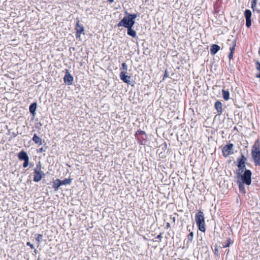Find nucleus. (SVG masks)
Wrapping results in <instances>:
<instances>
[{
    "label": "nucleus",
    "instance_id": "bb28decb",
    "mask_svg": "<svg viewBox=\"0 0 260 260\" xmlns=\"http://www.w3.org/2000/svg\"><path fill=\"white\" fill-rule=\"evenodd\" d=\"M127 17L129 18V19H133V20H135V19L137 18V14H128L127 15Z\"/></svg>",
    "mask_w": 260,
    "mask_h": 260
},
{
    "label": "nucleus",
    "instance_id": "ddd939ff",
    "mask_svg": "<svg viewBox=\"0 0 260 260\" xmlns=\"http://www.w3.org/2000/svg\"><path fill=\"white\" fill-rule=\"evenodd\" d=\"M125 74L126 73L124 72H121L119 75L120 78L124 83L128 84L131 77L130 76L126 75Z\"/></svg>",
    "mask_w": 260,
    "mask_h": 260
},
{
    "label": "nucleus",
    "instance_id": "aec40b11",
    "mask_svg": "<svg viewBox=\"0 0 260 260\" xmlns=\"http://www.w3.org/2000/svg\"><path fill=\"white\" fill-rule=\"evenodd\" d=\"M222 96H223V99L225 101H228V100H229V99H230V93H229V91L225 90L224 89H222Z\"/></svg>",
    "mask_w": 260,
    "mask_h": 260
},
{
    "label": "nucleus",
    "instance_id": "4be33fe9",
    "mask_svg": "<svg viewBox=\"0 0 260 260\" xmlns=\"http://www.w3.org/2000/svg\"><path fill=\"white\" fill-rule=\"evenodd\" d=\"M255 68L257 71L259 72L258 73L256 74L255 75V77L256 78H260V62L258 61H257L255 64Z\"/></svg>",
    "mask_w": 260,
    "mask_h": 260
},
{
    "label": "nucleus",
    "instance_id": "7ed1b4c3",
    "mask_svg": "<svg viewBox=\"0 0 260 260\" xmlns=\"http://www.w3.org/2000/svg\"><path fill=\"white\" fill-rule=\"evenodd\" d=\"M34 173L33 180L36 182L40 181L42 178L45 177V174L42 171L41 164L40 161L36 165Z\"/></svg>",
    "mask_w": 260,
    "mask_h": 260
},
{
    "label": "nucleus",
    "instance_id": "4c0bfd02",
    "mask_svg": "<svg viewBox=\"0 0 260 260\" xmlns=\"http://www.w3.org/2000/svg\"><path fill=\"white\" fill-rule=\"evenodd\" d=\"M43 151H44V150H43V149L42 148H40V149H39V151H40V152H43Z\"/></svg>",
    "mask_w": 260,
    "mask_h": 260
},
{
    "label": "nucleus",
    "instance_id": "b1692460",
    "mask_svg": "<svg viewBox=\"0 0 260 260\" xmlns=\"http://www.w3.org/2000/svg\"><path fill=\"white\" fill-rule=\"evenodd\" d=\"M193 233L192 232H190L188 235H187V244L190 243L193 240Z\"/></svg>",
    "mask_w": 260,
    "mask_h": 260
},
{
    "label": "nucleus",
    "instance_id": "a211bd4d",
    "mask_svg": "<svg viewBox=\"0 0 260 260\" xmlns=\"http://www.w3.org/2000/svg\"><path fill=\"white\" fill-rule=\"evenodd\" d=\"M60 185H61L60 180L59 179H57L53 182L52 187L55 189V190L56 191L58 189V188Z\"/></svg>",
    "mask_w": 260,
    "mask_h": 260
},
{
    "label": "nucleus",
    "instance_id": "423d86ee",
    "mask_svg": "<svg viewBox=\"0 0 260 260\" xmlns=\"http://www.w3.org/2000/svg\"><path fill=\"white\" fill-rule=\"evenodd\" d=\"M251 171L250 170H246L243 174L241 175V178L243 182L247 185H249L251 183Z\"/></svg>",
    "mask_w": 260,
    "mask_h": 260
},
{
    "label": "nucleus",
    "instance_id": "9d476101",
    "mask_svg": "<svg viewBox=\"0 0 260 260\" xmlns=\"http://www.w3.org/2000/svg\"><path fill=\"white\" fill-rule=\"evenodd\" d=\"M251 12L250 10L246 9L244 12V15L246 19V25L249 27L251 25Z\"/></svg>",
    "mask_w": 260,
    "mask_h": 260
},
{
    "label": "nucleus",
    "instance_id": "412c9836",
    "mask_svg": "<svg viewBox=\"0 0 260 260\" xmlns=\"http://www.w3.org/2000/svg\"><path fill=\"white\" fill-rule=\"evenodd\" d=\"M36 108H37V104L36 103H34L31 104L30 105L29 108L30 112L31 114H34L35 113V111L36 110Z\"/></svg>",
    "mask_w": 260,
    "mask_h": 260
},
{
    "label": "nucleus",
    "instance_id": "72a5a7b5",
    "mask_svg": "<svg viewBox=\"0 0 260 260\" xmlns=\"http://www.w3.org/2000/svg\"><path fill=\"white\" fill-rule=\"evenodd\" d=\"M156 239H159L160 240V241H161V239L162 238V234L161 233H160L159 235H158L156 237Z\"/></svg>",
    "mask_w": 260,
    "mask_h": 260
},
{
    "label": "nucleus",
    "instance_id": "c756f323",
    "mask_svg": "<svg viewBox=\"0 0 260 260\" xmlns=\"http://www.w3.org/2000/svg\"><path fill=\"white\" fill-rule=\"evenodd\" d=\"M257 0H252L251 2V8L254 10L257 4Z\"/></svg>",
    "mask_w": 260,
    "mask_h": 260
},
{
    "label": "nucleus",
    "instance_id": "2eb2a0df",
    "mask_svg": "<svg viewBox=\"0 0 260 260\" xmlns=\"http://www.w3.org/2000/svg\"><path fill=\"white\" fill-rule=\"evenodd\" d=\"M215 108L217 110L218 115L222 114V105L220 102L217 101L215 103Z\"/></svg>",
    "mask_w": 260,
    "mask_h": 260
},
{
    "label": "nucleus",
    "instance_id": "7c9ffc66",
    "mask_svg": "<svg viewBox=\"0 0 260 260\" xmlns=\"http://www.w3.org/2000/svg\"><path fill=\"white\" fill-rule=\"evenodd\" d=\"M135 23V20L129 19V26L128 27H133Z\"/></svg>",
    "mask_w": 260,
    "mask_h": 260
},
{
    "label": "nucleus",
    "instance_id": "e433bc0d",
    "mask_svg": "<svg viewBox=\"0 0 260 260\" xmlns=\"http://www.w3.org/2000/svg\"><path fill=\"white\" fill-rule=\"evenodd\" d=\"M108 2L110 3H112L114 2V0H108Z\"/></svg>",
    "mask_w": 260,
    "mask_h": 260
},
{
    "label": "nucleus",
    "instance_id": "6e6552de",
    "mask_svg": "<svg viewBox=\"0 0 260 260\" xmlns=\"http://www.w3.org/2000/svg\"><path fill=\"white\" fill-rule=\"evenodd\" d=\"M75 29L76 30V38H80L81 34H84V27L82 24L80 23V21L79 20H78L76 22Z\"/></svg>",
    "mask_w": 260,
    "mask_h": 260
},
{
    "label": "nucleus",
    "instance_id": "1a4fd4ad",
    "mask_svg": "<svg viewBox=\"0 0 260 260\" xmlns=\"http://www.w3.org/2000/svg\"><path fill=\"white\" fill-rule=\"evenodd\" d=\"M246 158L243 154L241 155V157L237 159L238 162L237 166L239 168V171H241V172L243 171L244 169L245 168V162Z\"/></svg>",
    "mask_w": 260,
    "mask_h": 260
},
{
    "label": "nucleus",
    "instance_id": "6ab92c4d",
    "mask_svg": "<svg viewBox=\"0 0 260 260\" xmlns=\"http://www.w3.org/2000/svg\"><path fill=\"white\" fill-rule=\"evenodd\" d=\"M32 141L36 143V144H39V145H42V140L41 139L38 137L37 134H35L34 135V137H32Z\"/></svg>",
    "mask_w": 260,
    "mask_h": 260
},
{
    "label": "nucleus",
    "instance_id": "9b49d317",
    "mask_svg": "<svg viewBox=\"0 0 260 260\" xmlns=\"http://www.w3.org/2000/svg\"><path fill=\"white\" fill-rule=\"evenodd\" d=\"M73 80V77L69 73V70H67L63 78L64 82L70 85L72 84Z\"/></svg>",
    "mask_w": 260,
    "mask_h": 260
},
{
    "label": "nucleus",
    "instance_id": "f8f14e48",
    "mask_svg": "<svg viewBox=\"0 0 260 260\" xmlns=\"http://www.w3.org/2000/svg\"><path fill=\"white\" fill-rule=\"evenodd\" d=\"M129 26V18L127 16H125L122 19H121L118 23L117 26L121 27L123 26L125 28L128 27Z\"/></svg>",
    "mask_w": 260,
    "mask_h": 260
},
{
    "label": "nucleus",
    "instance_id": "4468645a",
    "mask_svg": "<svg viewBox=\"0 0 260 260\" xmlns=\"http://www.w3.org/2000/svg\"><path fill=\"white\" fill-rule=\"evenodd\" d=\"M236 45V41L234 40L232 42V46L230 47V53L228 55L229 58L230 60L232 59L233 57V54L235 50V47Z\"/></svg>",
    "mask_w": 260,
    "mask_h": 260
},
{
    "label": "nucleus",
    "instance_id": "473e14b6",
    "mask_svg": "<svg viewBox=\"0 0 260 260\" xmlns=\"http://www.w3.org/2000/svg\"><path fill=\"white\" fill-rule=\"evenodd\" d=\"M170 218L171 220H172L173 222H174L175 223L176 222V217L175 216L172 217V216L171 215Z\"/></svg>",
    "mask_w": 260,
    "mask_h": 260
},
{
    "label": "nucleus",
    "instance_id": "f03ea898",
    "mask_svg": "<svg viewBox=\"0 0 260 260\" xmlns=\"http://www.w3.org/2000/svg\"><path fill=\"white\" fill-rule=\"evenodd\" d=\"M195 220L199 230L205 232L206 231L205 217L203 212L201 210L198 211L196 214Z\"/></svg>",
    "mask_w": 260,
    "mask_h": 260
},
{
    "label": "nucleus",
    "instance_id": "f704fd0d",
    "mask_svg": "<svg viewBox=\"0 0 260 260\" xmlns=\"http://www.w3.org/2000/svg\"><path fill=\"white\" fill-rule=\"evenodd\" d=\"M239 189L240 190L242 189V188H244V185L243 184H242L241 182H239Z\"/></svg>",
    "mask_w": 260,
    "mask_h": 260
},
{
    "label": "nucleus",
    "instance_id": "5701e85b",
    "mask_svg": "<svg viewBox=\"0 0 260 260\" xmlns=\"http://www.w3.org/2000/svg\"><path fill=\"white\" fill-rule=\"evenodd\" d=\"M72 182V179L68 178L65 179L62 181L60 180V183L61 185H66V184H70Z\"/></svg>",
    "mask_w": 260,
    "mask_h": 260
},
{
    "label": "nucleus",
    "instance_id": "20e7f679",
    "mask_svg": "<svg viewBox=\"0 0 260 260\" xmlns=\"http://www.w3.org/2000/svg\"><path fill=\"white\" fill-rule=\"evenodd\" d=\"M135 138L140 145H144L147 141V136L146 133L142 130H138L135 135Z\"/></svg>",
    "mask_w": 260,
    "mask_h": 260
},
{
    "label": "nucleus",
    "instance_id": "0eeeda50",
    "mask_svg": "<svg viewBox=\"0 0 260 260\" xmlns=\"http://www.w3.org/2000/svg\"><path fill=\"white\" fill-rule=\"evenodd\" d=\"M18 157L19 160L24 161L23 164V167L24 168H26L28 167L29 165V158L27 153L25 151H21L18 154Z\"/></svg>",
    "mask_w": 260,
    "mask_h": 260
},
{
    "label": "nucleus",
    "instance_id": "f257e3e1",
    "mask_svg": "<svg viewBox=\"0 0 260 260\" xmlns=\"http://www.w3.org/2000/svg\"><path fill=\"white\" fill-rule=\"evenodd\" d=\"M251 156L256 166L260 165V140L257 139L251 149Z\"/></svg>",
    "mask_w": 260,
    "mask_h": 260
},
{
    "label": "nucleus",
    "instance_id": "393cba45",
    "mask_svg": "<svg viewBox=\"0 0 260 260\" xmlns=\"http://www.w3.org/2000/svg\"><path fill=\"white\" fill-rule=\"evenodd\" d=\"M121 72L126 73L127 70V66L125 62L122 63L121 67L120 68Z\"/></svg>",
    "mask_w": 260,
    "mask_h": 260
},
{
    "label": "nucleus",
    "instance_id": "dca6fc26",
    "mask_svg": "<svg viewBox=\"0 0 260 260\" xmlns=\"http://www.w3.org/2000/svg\"><path fill=\"white\" fill-rule=\"evenodd\" d=\"M220 50V46L216 44H213L210 47V52L212 55H215Z\"/></svg>",
    "mask_w": 260,
    "mask_h": 260
},
{
    "label": "nucleus",
    "instance_id": "c9c22d12",
    "mask_svg": "<svg viewBox=\"0 0 260 260\" xmlns=\"http://www.w3.org/2000/svg\"><path fill=\"white\" fill-rule=\"evenodd\" d=\"M170 227H171V225H170V223H169V222H167V223H166L165 229H170Z\"/></svg>",
    "mask_w": 260,
    "mask_h": 260
},
{
    "label": "nucleus",
    "instance_id": "39448f33",
    "mask_svg": "<svg viewBox=\"0 0 260 260\" xmlns=\"http://www.w3.org/2000/svg\"><path fill=\"white\" fill-rule=\"evenodd\" d=\"M233 147L234 145L232 143H228L226 145H224L221 148L222 155L224 157H226L229 155L233 154Z\"/></svg>",
    "mask_w": 260,
    "mask_h": 260
},
{
    "label": "nucleus",
    "instance_id": "c85d7f7f",
    "mask_svg": "<svg viewBox=\"0 0 260 260\" xmlns=\"http://www.w3.org/2000/svg\"><path fill=\"white\" fill-rule=\"evenodd\" d=\"M214 253L216 256H219L220 253L217 246H216L214 248Z\"/></svg>",
    "mask_w": 260,
    "mask_h": 260
},
{
    "label": "nucleus",
    "instance_id": "a878e982",
    "mask_svg": "<svg viewBox=\"0 0 260 260\" xmlns=\"http://www.w3.org/2000/svg\"><path fill=\"white\" fill-rule=\"evenodd\" d=\"M233 243V241L230 238H228L227 239V243L225 245H223V247L225 248L229 247L230 244H232Z\"/></svg>",
    "mask_w": 260,
    "mask_h": 260
},
{
    "label": "nucleus",
    "instance_id": "cd10ccee",
    "mask_svg": "<svg viewBox=\"0 0 260 260\" xmlns=\"http://www.w3.org/2000/svg\"><path fill=\"white\" fill-rule=\"evenodd\" d=\"M42 238H43L42 235L37 234L36 237V240L38 243H40L42 241Z\"/></svg>",
    "mask_w": 260,
    "mask_h": 260
},
{
    "label": "nucleus",
    "instance_id": "2f4dec72",
    "mask_svg": "<svg viewBox=\"0 0 260 260\" xmlns=\"http://www.w3.org/2000/svg\"><path fill=\"white\" fill-rule=\"evenodd\" d=\"M26 245L27 246H29L30 247V248L32 249L34 248V245L32 244H31L30 242H27L26 243Z\"/></svg>",
    "mask_w": 260,
    "mask_h": 260
},
{
    "label": "nucleus",
    "instance_id": "f3484780",
    "mask_svg": "<svg viewBox=\"0 0 260 260\" xmlns=\"http://www.w3.org/2000/svg\"><path fill=\"white\" fill-rule=\"evenodd\" d=\"M127 34L128 36H131L132 37L135 38L137 37V32L136 31L132 28V27H127Z\"/></svg>",
    "mask_w": 260,
    "mask_h": 260
}]
</instances>
